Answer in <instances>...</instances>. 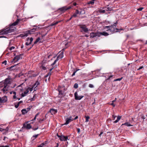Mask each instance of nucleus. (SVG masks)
<instances>
[{
	"instance_id": "f257e3e1",
	"label": "nucleus",
	"mask_w": 147,
	"mask_h": 147,
	"mask_svg": "<svg viewBox=\"0 0 147 147\" xmlns=\"http://www.w3.org/2000/svg\"><path fill=\"white\" fill-rule=\"evenodd\" d=\"M20 20V19H17L15 22L10 25L9 27L1 30L0 31V35L7 34L9 33L14 32L15 31V29H12L11 27L17 25Z\"/></svg>"
},
{
	"instance_id": "f03ea898",
	"label": "nucleus",
	"mask_w": 147,
	"mask_h": 147,
	"mask_svg": "<svg viewBox=\"0 0 147 147\" xmlns=\"http://www.w3.org/2000/svg\"><path fill=\"white\" fill-rule=\"evenodd\" d=\"M117 24V22H116L111 26H105L104 28L107 29V31L110 34H111L116 32H120L121 31L123 30V29H119L116 28Z\"/></svg>"
},
{
	"instance_id": "7ed1b4c3",
	"label": "nucleus",
	"mask_w": 147,
	"mask_h": 147,
	"mask_svg": "<svg viewBox=\"0 0 147 147\" xmlns=\"http://www.w3.org/2000/svg\"><path fill=\"white\" fill-rule=\"evenodd\" d=\"M106 82H114L117 81H120L122 79V78H118L113 80L115 78L114 75H111L110 73H107L106 74Z\"/></svg>"
},
{
	"instance_id": "20e7f679",
	"label": "nucleus",
	"mask_w": 147,
	"mask_h": 147,
	"mask_svg": "<svg viewBox=\"0 0 147 147\" xmlns=\"http://www.w3.org/2000/svg\"><path fill=\"white\" fill-rule=\"evenodd\" d=\"M39 28V27H37L28 30L26 32L20 34V36L22 38L26 37L28 35V34H32V32H35L36 31H38Z\"/></svg>"
},
{
	"instance_id": "39448f33",
	"label": "nucleus",
	"mask_w": 147,
	"mask_h": 147,
	"mask_svg": "<svg viewBox=\"0 0 147 147\" xmlns=\"http://www.w3.org/2000/svg\"><path fill=\"white\" fill-rule=\"evenodd\" d=\"M63 52H61L58 55L56 59L51 65L52 66V68L50 69V71H51L55 67V66H54V65L56 63V62H57L60 59L62 58L63 57Z\"/></svg>"
},
{
	"instance_id": "423d86ee",
	"label": "nucleus",
	"mask_w": 147,
	"mask_h": 147,
	"mask_svg": "<svg viewBox=\"0 0 147 147\" xmlns=\"http://www.w3.org/2000/svg\"><path fill=\"white\" fill-rule=\"evenodd\" d=\"M79 26L80 28L81 29V32H84L85 33H88V32L89 30L85 25L81 24L79 25Z\"/></svg>"
},
{
	"instance_id": "0eeeda50",
	"label": "nucleus",
	"mask_w": 147,
	"mask_h": 147,
	"mask_svg": "<svg viewBox=\"0 0 147 147\" xmlns=\"http://www.w3.org/2000/svg\"><path fill=\"white\" fill-rule=\"evenodd\" d=\"M71 7L70 6H65L59 9V10L62 13H64L66 11L70 9Z\"/></svg>"
},
{
	"instance_id": "6e6552de",
	"label": "nucleus",
	"mask_w": 147,
	"mask_h": 147,
	"mask_svg": "<svg viewBox=\"0 0 147 147\" xmlns=\"http://www.w3.org/2000/svg\"><path fill=\"white\" fill-rule=\"evenodd\" d=\"M96 37H100L99 32H92L90 34V38H92Z\"/></svg>"
},
{
	"instance_id": "1a4fd4ad",
	"label": "nucleus",
	"mask_w": 147,
	"mask_h": 147,
	"mask_svg": "<svg viewBox=\"0 0 147 147\" xmlns=\"http://www.w3.org/2000/svg\"><path fill=\"white\" fill-rule=\"evenodd\" d=\"M23 55V54H21L19 55H17L13 59V61H14V62H16L18 61L19 60L22 59V57L21 56H22Z\"/></svg>"
},
{
	"instance_id": "9d476101",
	"label": "nucleus",
	"mask_w": 147,
	"mask_h": 147,
	"mask_svg": "<svg viewBox=\"0 0 147 147\" xmlns=\"http://www.w3.org/2000/svg\"><path fill=\"white\" fill-rule=\"evenodd\" d=\"M62 88V86L61 85H59L58 86V91L59 92V95H61V97H62V96H64V92L63 91V90H62L61 89Z\"/></svg>"
},
{
	"instance_id": "9b49d317",
	"label": "nucleus",
	"mask_w": 147,
	"mask_h": 147,
	"mask_svg": "<svg viewBox=\"0 0 147 147\" xmlns=\"http://www.w3.org/2000/svg\"><path fill=\"white\" fill-rule=\"evenodd\" d=\"M7 100V97L6 96H4L2 98L0 97V106L2 103H4L6 102Z\"/></svg>"
},
{
	"instance_id": "f8f14e48",
	"label": "nucleus",
	"mask_w": 147,
	"mask_h": 147,
	"mask_svg": "<svg viewBox=\"0 0 147 147\" xmlns=\"http://www.w3.org/2000/svg\"><path fill=\"white\" fill-rule=\"evenodd\" d=\"M75 99L76 100H80L84 96H78L77 92H76L74 94Z\"/></svg>"
},
{
	"instance_id": "ddd939ff",
	"label": "nucleus",
	"mask_w": 147,
	"mask_h": 147,
	"mask_svg": "<svg viewBox=\"0 0 147 147\" xmlns=\"http://www.w3.org/2000/svg\"><path fill=\"white\" fill-rule=\"evenodd\" d=\"M27 40L28 42H26L25 45H28L31 44L33 40V38L32 37H31L30 38V39H29V38H28Z\"/></svg>"
},
{
	"instance_id": "4468645a",
	"label": "nucleus",
	"mask_w": 147,
	"mask_h": 147,
	"mask_svg": "<svg viewBox=\"0 0 147 147\" xmlns=\"http://www.w3.org/2000/svg\"><path fill=\"white\" fill-rule=\"evenodd\" d=\"M23 125L24 127L28 129L32 128V126L31 125L30 123L27 124L26 123V124H24Z\"/></svg>"
},
{
	"instance_id": "2eb2a0df",
	"label": "nucleus",
	"mask_w": 147,
	"mask_h": 147,
	"mask_svg": "<svg viewBox=\"0 0 147 147\" xmlns=\"http://www.w3.org/2000/svg\"><path fill=\"white\" fill-rule=\"evenodd\" d=\"M99 33L100 36L102 35L104 36H107L109 34V33L105 32H99Z\"/></svg>"
},
{
	"instance_id": "dca6fc26",
	"label": "nucleus",
	"mask_w": 147,
	"mask_h": 147,
	"mask_svg": "<svg viewBox=\"0 0 147 147\" xmlns=\"http://www.w3.org/2000/svg\"><path fill=\"white\" fill-rule=\"evenodd\" d=\"M57 112V109H50L49 112L52 115L55 114Z\"/></svg>"
},
{
	"instance_id": "f3484780",
	"label": "nucleus",
	"mask_w": 147,
	"mask_h": 147,
	"mask_svg": "<svg viewBox=\"0 0 147 147\" xmlns=\"http://www.w3.org/2000/svg\"><path fill=\"white\" fill-rule=\"evenodd\" d=\"M29 91L28 90H27V89L23 93H22L21 94V96L22 97H24L26 96V95L28 94V93Z\"/></svg>"
},
{
	"instance_id": "a211bd4d",
	"label": "nucleus",
	"mask_w": 147,
	"mask_h": 147,
	"mask_svg": "<svg viewBox=\"0 0 147 147\" xmlns=\"http://www.w3.org/2000/svg\"><path fill=\"white\" fill-rule=\"evenodd\" d=\"M31 71H29V72H28V74H27V76H28V77H29V78H31V77H35L36 76H37V75H36L35 74H31Z\"/></svg>"
},
{
	"instance_id": "6ab92c4d",
	"label": "nucleus",
	"mask_w": 147,
	"mask_h": 147,
	"mask_svg": "<svg viewBox=\"0 0 147 147\" xmlns=\"http://www.w3.org/2000/svg\"><path fill=\"white\" fill-rule=\"evenodd\" d=\"M4 84V87L3 88V90L4 92H6L8 90V87H7L8 83Z\"/></svg>"
},
{
	"instance_id": "aec40b11",
	"label": "nucleus",
	"mask_w": 147,
	"mask_h": 147,
	"mask_svg": "<svg viewBox=\"0 0 147 147\" xmlns=\"http://www.w3.org/2000/svg\"><path fill=\"white\" fill-rule=\"evenodd\" d=\"M79 13V11L77 9L76 10L75 12L72 15V17H76L77 16V15Z\"/></svg>"
},
{
	"instance_id": "412c9836",
	"label": "nucleus",
	"mask_w": 147,
	"mask_h": 147,
	"mask_svg": "<svg viewBox=\"0 0 147 147\" xmlns=\"http://www.w3.org/2000/svg\"><path fill=\"white\" fill-rule=\"evenodd\" d=\"M105 11H110L112 10V8L111 7H107V6L105 7Z\"/></svg>"
},
{
	"instance_id": "4be33fe9",
	"label": "nucleus",
	"mask_w": 147,
	"mask_h": 147,
	"mask_svg": "<svg viewBox=\"0 0 147 147\" xmlns=\"http://www.w3.org/2000/svg\"><path fill=\"white\" fill-rule=\"evenodd\" d=\"M66 122L64 124L65 125H67L70 122L72 121H71V119H69V118H67L66 119Z\"/></svg>"
},
{
	"instance_id": "5701e85b",
	"label": "nucleus",
	"mask_w": 147,
	"mask_h": 147,
	"mask_svg": "<svg viewBox=\"0 0 147 147\" xmlns=\"http://www.w3.org/2000/svg\"><path fill=\"white\" fill-rule=\"evenodd\" d=\"M21 112H22V114L23 115H24L28 112L26 109H22L21 110Z\"/></svg>"
},
{
	"instance_id": "b1692460",
	"label": "nucleus",
	"mask_w": 147,
	"mask_h": 147,
	"mask_svg": "<svg viewBox=\"0 0 147 147\" xmlns=\"http://www.w3.org/2000/svg\"><path fill=\"white\" fill-rule=\"evenodd\" d=\"M121 116H118L117 117V120H116L115 121H114L113 122L114 123H117L119 120L121 119Z\"/></svg>"
},
{
	"instance_id": "393cba45",
	"label": "nucleus",
	"mask_w": 147,
	"mask_h": 147,
	"mask_svg": "<svg viewBox=\"0 0 147 147\" xmlns=\"http://www.w3.org/2000/svg\"><path fill=\"white\" fill-rule=\"evenodd\" d=\"M122 125H125L127 126H133L132 125H131L128 122H126L124 124H122Z\"/></svg>"
},
{
	"instance_id": "a878e982",
	"label": "nucleus",
	"mask_w": 147,
	"mask_h": 147,
	"mask_svg": "<svg viewBox=\"0 0 147 147\" xmlns=\"http://www.w3.org/2000/svg\"><path fill=\"white\" fill-rule=\"evenodd\" d=\"M60 85H61L62 86V88H61V89L62 90L64 91H65V90H66L67 88L65 87V85H61V84Z\"/></svg>"
},
{
	"instance_id": "bb28decb",
	"label": "nucleus",
	"mask_w": 147,
	"mask_h": 147,
	"mask_svg": "<svg viewBox=\"0 0 147 147\" xmlns=\"http://www.w3.org/2000/svg\"><path fill=\"white\" fill-rule=\"evenodd\" d=\"M85 13V11L84 9H81V11H79V14H84Z\"/></svg>"
},
{
	"instance_id": "cd10ccee",
	"label": "nucleus",
	"mask_w": 147,
	"mask_h": 147,
	"mask_svg": "<svg viewBox=\"0 0 147 147\" xmlns=\"http://www.w3.org/2000/svg\"><path fill=\"white\" fill-rule=\"evenodd\" d=\"M60 22H54L51 24V26H53L57 24Z\"/></svg>"
},
{
	"instance_id": "c85d7f7f",
	"label": "nucleus",
	"mask_w": 147,
	"mask_h": 147,
	"mask_svg": "<svg viewBox=\"0 0 147 147\" xmlns=\"http://www.w3.org/2000/svg\"><path fill=\"white\" fill-rule=\"evenodd\" d=\"M95 0H92L91 1H90L88 3V4H91L92 5L94 4V1Z\"/></svg>"
},
{
	"instance_id": "c756f323",
	"label": "nucleus",
	"mask_w": 147,
	"mask_h": 147,
	"mask_svg": "<svg viewBox=\"0 0 147 147\" xmlns=\"http://www.w3.org/2000/svg\"><path fill=\"white\" fill-rule=\"evenodd\" d=\"M85 117L86 118V121L85 122H87L89 121V119H90V117L88 116H85Z\"/></svg>"
},
{
	"instance_id": "7c9ffc66",
	"label": "nucleus",
	"mask_w": 147,
	"mask_h": 147,
	"mask_svg": "<svg viewBox=\"0 0 147 147\" xmlns=\"http://www.w3.org/2000/svg\"><path fill=\"white\" fill-rule=\"evenodd\" d=\"M10 78H8L5 80V82L4 83H9Z\"/></svg>"
},
{
	"instance_id": "2f4dec72",
	"label": "nucleus",
	"mask_w": 147,
	"mask_h": 147,
	"mask_svg": "<svg viewBox=\"0 0 147 147\" xmlns=\"http://www.w3.org/2000/svg\"><path fill=\"white\" fill-rule=\"evenodd\" d=\"M98 11L100 13H105L106 12V11L105 9L102 10L100 9Z\"/></svg>"
},
{
	"instance_id": "473e14b6",
	"label": "nucleus",
	"mask_w": 147,
	"mask_h": 147,
	"mask_svg": "<svg viewBox=\"0 0 147 147\" xmlns=\"http://www.w3.org/2000/svg\"><path fill=\"white\" fill-rule=\"evenodd\" d=\"M40 40V38L39 37L34 42V44H36Z\"/></svg>"
},
{
	"instance_id": "72a5a7b5",
	"label": "nucleus",
	"mask_w": 147,
	"mask_h": 147,
	"mask_svg": "<svg viewBox=\"0 0 147 147\" xmlns=\"http://www.w3.org/2000/svg\"><path fill=\"white\" fill-rule=\"evenodd\" d=\"M64 139H65V136H63V135H61V137L60 139V140L62 141H65Z\"/></svg>"
},
{
	"instance_id": "f704fd0d",
	"label": "nucleus",
	"mask_w": 147,
	"mask_h": 147,
	"mask_svg": "<svg viewBox=\"0 0 147 147\" xmlns=\"http://www.w3.org/2000/svg\"><path fill=\"white\" fill-rule=\"evenodd\" d=\"M80 69H77L76 70H74V72H73V74H72L71 75V76H74V75H75V73L76 72L79 70Z\"/></svg>"
},
{
	"instance_id": "c9c22d12",
	"label": "nucleus",
	"mask_w": 147,
	"mask_h": 147,
	"mask_svg": "<svg viewBox=\"0 0 147 147\" xmlns=\"http://www.w3.org/2000/svg\"><path fill=\"white\" fill-rule=\"evenodd\" d=\"M33 87H32L31 88L28 87L27 88V90H28L29 91V90H30L31 92L33 90Z\"/></svg>"
},
{
	"instance_id": "e433bc0d",
	"label": "nucleus",
	"mask_w": 147,
	"mask_h": 147,
	"mask_svg": "<svg viewBox=\"0 0 147 147\" xmlns=\"http://www.w3.org/2000/svg\"><path fill=\"white\" fill-rule=\"evenodd\" d=\"M39 113H38L35 116V117H34V118L32 119L31 121H33V120H35L36 119V117L38 116V115H39Z\"/></svg>"
},
{
	"instance_id": "4c0bfd02",
	"label": "nucleus",
	"mask_w": 147,
	"mask_h": 147,
	"mask_svg": "<svg viewBox=\"0 0 147 147\" xmlns=\"http://www.w3.org/2000/svg\"><path fill=\"white\" fill-rule=\"evenodd\" d=\"M74 87L75 88H77L78 87V85L77 83H75L74 86Z\"/></svg>"
},
{
	"instance_id": "58836bf2",
	"label": "nucleus",
	"mask_w": 147,
	"mask_h": 147,
	"mask_svg": "<svg viewBox=\"0 0 147 147\" xmlns=\"http://www.w3.org/2000/svg\"><path fill=\"white\" fill-rule=\"evenodd\" d=\"M13 94H14V95L13 96V98L14 99H16V92H13Z\"/></svg>"
},
{
	"instance_id": "ea45409f",
	"label": "nucleus",
	"mask_w": 147,
	"mask_h": 147,
	"mask_svg": "<svg viewBox=\"0 0 147 147\" xmlns=\"http://www.w3.org/2000/svg\"><path fill=\"white\" fill-rule=\"evenodd\" d=\"M44 120V119H40L39 120H38V122L40 123H42V122Z\"/></svg>"
},
{
	"instance_id": "a19ab883",
	"label": "nucleus",
	"mask_w": 147,
	"mask_h": 147,
	"mask_svg": "<svg viewBox=\"0 0 147 147\" xmlns=\"http://www.w3.org/2000/svg\"><path fill=\"white\" fill-rule=\"evenodd\" d=\"M39 134H37V135H34L32 137L33 138H35V139L38 136Z\"/></svg>"
},
{
	"instance_id": "79ce46f5",
	"label": "nucleus",
	"mask_w": 147,
	"mask_h": 147,
	"mask_svg": "<svg viewBox=\"0 0 147 147\" xmlns=\"http://www.w3.org/2000/svg\"><path fill=\"white\" fill-rule=\"evenodd\" d=\"M116 117V116L115 115H112V118L113 120L115 119V118Z\"/></svg>"
},
{
	"instance_id": "37998d69",
	"label": "nucleus",
	"mask_w": 147,
	"mask_h": 147,
	"mask_svg": "<svg viewBox=\"0 0 147 147\" xmlns=\"http://www.w3.org/2000/svg\"><path fill=\"white\" fill-rule=\"evenodd\" d=\"M15 47L13 46H12L9 48V50L10 51L12 50V49H15Z\"/></svg>"
},
{
	"instance_id": "c03bdc74",
	"label": "nucleus",
	"mask_w": 147,
	"mask_h": 147,
	"mask_svg": "<svg viewBox=\"0 0 147 147\" xmlns=\"http://www.w3.org/2000/svg\"><path fill=\"white\" fill-rule=\"evenodd\" d=\"M35 97V95H34L33 96V98L30 99V101H32L34 100V98Z\"/></svg>"
},
{
	"instance_id": "a18cd8bd",
	"label": "nucleus",
	"mask_w": 147,
	"mask_h": 147,
	"mask_svg": "<svg viewBox=\"0 0 147 147\" xmlns=\"http://www.w3.org/2000/svg\"><path fill=\"white\" fill-rule=\"evenodd\" d=\"M44 144L43 143L42 144H40V145L38 146V147H43L44 146Z\"/></svg>"
},
{
	"instance_id": "49530a36",
	"label": "nucleus",
	"mask_w": 147,
	"mask_h": 147,
	"mask_svg": "<svg viewBox=\"0 0 147 147\" xmlns=\"http://www.w3.org/2000/svg\"><path fill=\"white\" fill-rule=\"evenodd\" d=\"M144 9V8L143 7H140L139 8H138V9H137V10L138 11H141V10H142V9Z\"/></svg>"
},
{
	"instance_id": "de8ad7c7",
	"label": "nucleus",
	"mask_w": 147,
	"mask_h": 147,
	"mask_svg": "<svg viewBox=\"0 0 147 147\" xmlns=\"http://www.w3.org/2000/svg\"><path fill=\"white\" fill-rule=\"evenodd\" d=\"M89 86L91 88H92L94 87L93 85L92 84H90L89 85Z\"/></svg>"
},
{
	"instance_id": "09e8293b",
	"label": "nucleus",
	"mask_w": 147,
	"mask_h": 147,
	"mask_svg": "<svg viewBox=\"0 0 147 147\" xmlns=\"http://www.w3.org/2000/svg\"><path fill=\"white\" fill-rule=\"evenodd\" d=\"M3 64H4L5 65H6L7 64V61L6 60L4 61L3 62Z\"/></svg>"
},
{
	"instance_id": "8fccbe9b",
	"label": "nucleus",
	"mask_w": 147,
	"mask_h": 147,
	"mask_svg": "<svg viewBox=\"0 0 147 147\" xmlns=\"http://www.w3.org/2000/svg\"><path fill=\"white\" fill-rule=\"evenodd\" d=\"M41 68L44 70H45L46 69V67L43 66H42Z\"/></svg>"
},
{
	"instance_id": "3c124183",
	"label": "nucleus",
	"mask_w": 147,
	"mask_h": 147,
	"mask_svg": "<svg viewBox=\"0 0 147 147\" xmlns=\"http://www.w3.org/2000/svg\"><path fill=\"white\" fill-rule=\"evenodd\" d=\"M68 137L67 136H65V141H66Z\"/></svg>"
},
{
	"instance_id": "603ef678",
	"label": "nucleus",
	"mask_w": 147,
	"mask_h": 147,
	"mask_svg": "<svg viewBox=\"0 0 147 147\" xmlns=\"http://www.w3.org/2000/svg\"><path fill=\"white\" fill-rule=\"evenodd\" d=\"M19 105L18 104L17 105H15V107L16 108H17L18 106H19Z\"/></svg>"
},
{
	"instance_id": "864d4df0",
	"label": "nucleus",
	"mask_w": 147,
	"mask_h": 147,
	"mask_svg": "<svg viewBox=\"0 0 147 147\" xmlns=\"http://www.w3.org/2000/svg\"><path fill=\"white\" fill-rule=\"evenodd\" d=\"M69 118V119H70L71 121H72L74 120L71 116L69 117V118Z\"/></svg>"
},
{
	"instance_id": "5fc2aeb1",
	"label": "nucleus",
	"mask_w": 147,
	"mask_h": 147,
	"mask_svg": "<svg viewBox=\"0 0 147 147\" xmlns=\"http://www.w3.org/2000/svg\"><path fill=\"white\" fill-rule=\"evenodd\" d=\"M38 128V127L37 128H32V129L34 130H36Z\"/></svg>"
},
{
	"instance_id": "6e6d98bb",
	"label": "nucleus",
	"mask_w": 147,
	"mask_h": 147,
	"mask_svg": "<svg viewBox=\"0 0 147 147\" xmlns=\"http://www.w3.org/2000/svg\"><path fill=\"white\" fill-rule=\"evenodd\" d=\"M31 108H30V107H29L26 110L28 112V111H29L30 109Z\"/></svg>"
},
{
	"instance_id": "4d7b16f0",
	"label": "nucleus",
	"mask_w": 147,
	"mask_h": 147,
	"mask_svg": "<svg viewBox=\"0 0 147 147\" xmlns=\"http://www.w3.org/2000/svg\"><path fill=\"white\" fill-rule=\"evenodd\" d=\"M0 147H9V146L8 145L5 146H0Z\"/></svg>"
},
{
	"instance_id": "13d9d810",
	"label": "nucleus",
	"mask_w": 147,
	"mask_h": 147,
	"mask_svg": "<svg viewBox=\"0 0 147 147\" xmlns=\"http://www.w3.org/2000/svg\"><path fill=\"white\" fill-rule=\"evenodd\" d=\"M23 102V101H19L18 103V104L19 105L21 103H22Z\"/></svg>"
},
{
	"instance_id": "bf43d9fd",
	"label": "nucleus",
	"mask_w": 147,
	"mask_h": 147,
	"mask_svg": "<svg viewBox=\"0 0 147 147\" xmlns=\"http://www.w3.org/2000/svg\"><path fill=\"white\" fill-rule=\"evenodd\" d=\"M102 134H103V132L102 131H101L99 135V136H101Z\"/></svg>"
},
{
	"instance_id": "052dcab7",
	"label": "nucleus",
	"mask_w": 147,
	"mask_h": 147,
	"mask_svg": "<svg viewBox=\"0 0 147 147\" xmlns=\"http://www.w3.org/2000/svg\"><path fill=\"white\" fill-rule=\"evenodd\" d=\"M77 131L78 133H79L80 131V128H77Z\"/></svg>"
},
{
	"instance_id": "680f3d73",
	"label": "nucleus",
	"mask_w": 147,
	"mask_h": 147,
	"mask_svg": "<svg viewBox=\"0 0 147 147\" xmlns=\"http://www.w3.org/2000/svg\"><path fill=\"white\" fill-rule=\"evenodd\" d=\"M111 105H112L114 107H115V105L112 102Z\"/></svg>"
},
{
	"instance_id": "e2e57ef3",
	"label": "nucleus",
	"mask_w": 147,
	"mask_h": 147,
	"mask_svg": "<svg viewBox=\"0 0 147 147\" xmlns=\"http://www.w3.org/2000/svg\"><path fill=\"white\" fill-rule=\"evenodd\" d=\"M23 76V75L21 73H20L19 74L18 76L20 77L21 76Z\"/></svg>"
},
{
	"instance_id": "0e129e2a",
	"label": "nucleus",
	"mask_w": 147,
	"mask_h": 147,
	"mask_svg": "<svg viewBox=\"0 0 147 147\" xmlns=\"http://www.w3.org/2000/svg\"><path fill=\"white\" fill-rule=\"evenodd\" d=\"M143 66H141L139 68V69H138V70H140V69H142V68H143Z\"/></svg>"
},
{
	"instance_id": "69168bd1",
	"label": "nucleus",
	"mask_w": 147,
	"mask_h": 147,
	"mask_svg": "<svg viewBox=\"0 0 147 147\" xmlns=\"http://www.w3.org/2000/svg\"><path fill=\"white\" fill-rule=\"evenodd\" d=\"M78 118V116H76L74 119H73L74 120H76Z\"/></svg>"
},
{
	"instance_id": "338daca9",
	"label": "nucleus",
	"mask_w": 147,
	"mask_h": 147,
	"mask_svg": "<svg viewBox=\"0 0 147 147\" xmlns=\"http://www.w3.org/2000/svg\"><path fill=\"white\" fill-rule=\"evenodd\" d=\"M73 4L74 6H76L77 4L76 3L74 2L73 3Z\"/></svg>"
},
{
	"instance_id": "774afa93",
	"label": "nucleus",
	"mask_w": 147,
	"mask_h": 147,
	"mask_svg": "<svg viewBox=\"0 0 147 147\" xmlns=\"http://www.w3.org/2000/svg\"><path fill=\"white\" fill-rule=\"evenodd\" d=\"M59 144L58 143H57V146H55L54 147H58L59 146Z\"/></svg>"
}]
</instances>
